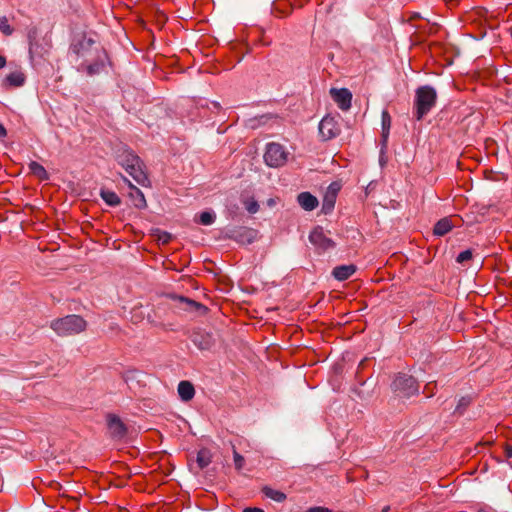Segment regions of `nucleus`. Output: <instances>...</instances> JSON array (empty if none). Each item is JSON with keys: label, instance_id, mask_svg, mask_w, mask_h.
Here are the masks:
<instances>
[{"label": "nucleus", "instance_id": "42", "mask_svg": "<svg viewBox=\"0 0 512 512\" xmlns=\"http://www.w3.org/2000/svg\"><path fill=\"white\" fill-rule=\"evenodd\" d=\"M189 303L192 304V305H195V306H199V304L196 303L195 301H189Z\"/></svg>", "mask_w": 512, "mask_h": 512}, {"label": "nucleus", "instance_id": "28", "mask_svg": "<svg viewBox=\"0 0 512 512\" xmlns=\"http://www.w3.org/2000/svg\"><path fill=\"white\" fill-rule=\"evenodd\" d=\"M472 259V251L465 250L458 254L456 261L460 264H463Z\"/></svg>", "mask_w": 512, "mask_h": 512}, {"label": "nucleus", "instance_id": "4", "mask_svg": "<svg viewBox=\"0 0 512 512\" xmlns=\"http://www.w3.org/2000/svg\"><path fill=\"white\" fill-rule=\"evenodd\" d=\"M51 329L59 336H71L86 329V321L78 315H68L51 322Z\"/></svg>", "mask_w": 512, "mask_h": 512}, {"label": "nucleus", "instance_id": "37", "mask_svg": "<svg viewBox=\"0 0 512 512\" xmlns=\"http://www.w3.org/2000/svg\"><path fill=\"white\" fill-rule=\"evenodd\" d=\"M274 204H275L274 199H269V200H268V205H269V206H273Z\"/></svg>", "mask_w": 512, "mask_h": 512}, {"label": "nucleus", "instance_id": "32", "mask_svg": "<svg viewBox=\"0 0 512 512\" xmlns=\"http://www.w3.org/2000/svg\"><path fill=\"white\" fill-rule=\"evenodd\" d=\"M6 134H7V131H6L5 127L0 123V138L5 137Z\"/></svg>", "mask_w": 512, "mask_h": 512}, {"label": "nucleus", "instance_id": "36", "mask_svg": "<svg viewBox=\"0 0 512 512\" xmlns=\"http://www.w3.org/2000/svg\"><path fill=\"white\" fill-rule=\"evenodd\" d=\"M208 345H209V343H208V342H205V344H199V347H200L201 349H206V348H208Z\"/></svg>", "mask_w": 512, "mask_h": 512}, {"label": "nucleus", "instance_id": "9", "mask_svg": "<svg viewBox=\"0 0 512 512\" xmlns=\"http://www.w3.org/2000/svg\"><path fill=\"white\" fill-rule=\"evenodd\" d=\"M330 94L334 102L338 105L341 110H348L351 107L352 94L346 89H335L330 90Z\"/></svg>", "mask_w": 512, "mask_h": 512}, {"label": "nucleus", "instance_id": "21", "mask_svg": "<svg viewBox=\"0 0 512 512\" xmlns=\"http://www.w3.org/2000/svg\"><path fill=\"white\" fill-rule=\"evenodd\" d=\"M335 201V191H328L323 199L322 210L324 211V213H328L334 208Z\"/></svg>", "mask_w": 512, "mask_h": 512}, {"label": "nucleus", "instance_id": "43", "mask_svg": "<svg viewBox=\"0 0 512 512\" xmlns=\"http://www.w3.org/2000/svg\"><path fill=\"white\" fill-rule=\"evenodd\" d=\"M478 512H492V511H489V510H486V509H480Z\"/></svg>", "mask_w": 512, "mask_h": 512}, {"label": "nucleus", "instance_id": "31", "mask_svg": "<svg viewBox=\"0 0 512 512\" xmlns=\"http://www.w3.org/2000/svg\"><path fill=\"white\" fill-rule=\"evenodd\" d=\"M243 512H264V511L260 508H245L243 510Z\"/></svg>", "mask_w": 512, "mask_h": 512}, {"label": "nucleus", "instance_id": "3", "mask_svg": "<svg viewBox=\"0 0 512 512\" xmlns=\"http://www.w3.org/2000/svg\"><path fill=\"white\" fill-rule=\"evenodd\" d=\"M117 159L118 163L139 185L146 186L149 180L143 169V162L137 155L130 150H124Z\"/></svg>", "mask_w": 512, "mask_h": 512}, {"label": "nucleus", "instance_id": "16", "mask_svg": "<svg viewBox=\"0 0 512 512\" xmlns=\"http://www.w3.org/2000/svg\"><path fill=\"white\" fill-rule=\"evenodd\" d=\"M452 227L451 220L449 218H443L435 224L433 232L435 235L444 236L451 231Z\"/></svg>", "mask_w": 512, "mask_h": 512}, {"label": "nucleus", "instance_id": "27", "mask_svg": "<svg viewBox=\"0 0 512 512\" xmlns=\"http://www.w3.org/2000/svg\"><path fill=\"white\" fill-rule=\"evenodd\" d=\"M0 31L6 36H9L13 33V28L9 25L8 19L6 17L0 18Z\"/></svg>", "mask_w": 512, "mask_h": 512}, {"label": "nucleus", "instance_id": "5", "mask_svg": "<svg viewBox=\"0 0 512 512\" xmlns=\"http://www.w3.org/2000/svg\"><path fill=\"white\" fill-rule=\"evenodd\" d=\"M391 389L395 396L399 398H409L418 393L419 385L414 377L399 374L393 380Z\"/></svg>", "mask_w": 512, "mask_h": 512}, {"label": "nucleus", "instance_id": "25", "mask_svg": "<svg viewBox=\"0 0 512 512\" xmlns=\"http://www.w3.org/2000/svg\"><path fill=\"white\" fill-rule=\"evenodd\" d=\"M215 214L213 212L204 211L199 215V222L202 225H211L215 221Z\"/></svg>", "mask_w": 512, "mask_h": 512}, {"label": "nucleus", "instance_id": "14", "mask_svg": "<svg viewBox=\"0 0 512 512\" xmlns=\"http://www.w3.org/2000/svg\"><path fill=\"white\" fill-rule=\"evenodd\" d=\"M178 394L182 401L188 402L195 395L194 386L189 381H181L178 384Z\"/></svg>", "mask_w": 512, "mask_h": 512}, {"label": "nucleus", "instance_id": "34", "mask_svg": "<svg viewBox=\"0 0 512 512\" xmlns=\"http://www.w3.org/2000/svg\"><path fill=\"white\" fill-rule=\"evenodd\" d=\"M6 65V58L0 55V69Z\"/></svg>", "mask_w": 512, "mask_h": 512}, {"label": "nucleus", "instance_id": "8", "mask_svg": "<svg viewBox=\"0 0 512 512\" xmlns=\"http://www.w3.org/2000/svg\"><path fill=\"white\" fill-rule=\"evenodd\" d=\"M310 242L318 249L326 251L334 247V242L326 236L323 229L315 228L309 235Z\"/></svg>", "mask_w": 512, "mask_h": 512}, {"label": "nucleus", "instance_id": "41", "mask_svg": "<svg viewBox=\"0 0 512 512\" xmlns=\"http://www.w3.org/2000/svg\"><path fill=\"white\" fill-rule=\"evenodd\" d=\"M330 189H332L331 191H335V193L337 192V188L336 187H333V185H330L329 187Z\"/></svg>", "mask_w": 512, "mask_h": 512}, {"label": "nucleus", "instance_id": "39", "mask_svg": "<svg viewBox=\"0 0 512 512\" xmlns=\"http://www.w3.org/2000/svg\"><path fill=\"white\" fill-rule=\"evenodd\" d=\"M390 510V506H385L382 509V512H388Z\"/></svg>", "mask_w": 512, "mask_h": 512}, {"label": "nucleus", "instance_id": "6", "mask_svg": "<svg viewBox=\"0 0 512 512\" xmlns=\"http://www.w3.org/2000/svg\"><path fill=\"white\" fill-rule=\"evenodd\" d=\"M264 161L270 167H281L287 162V152L278 143H268L264 154Z\"/></svg>", "mask_w": 512, "mask_h": 512}, {"label": "nucleus", "instance_id": "10", "mask_svg": "<svg viewBox=\"0 0 512 512\" xmlns=\"http://www.w3.org/2000/svg\"><path fill=\"white\" fill-rule=\"evenodd\" d=\"M107 426L110 435L113 438L121 439L126 434V427L121 419L113 414L107 416Z\"/></svg>", "mask_w": 512, "mask_h": 512}, {"label": "nucleus", "instance_id": "11", "mask_svg": "<svg viewBox=\"0 0 512 512\" xmlns=\"http://www.w3.org/2000/svg\"><path fill=\"white\" fill-rule=\"evenodd\" d=\"M124 181L127 182L130 187L129 198L131 199L133 205L139 209L145 208L146 200L143 192L134 186L127 178H124Z\"/></svg>", "mask_w": 512, "mask_h": 512}, {"label": "nucleus", "instance_id": "15", "mask_svg": "<svg viewBox=\"0 0 512 512\" xmlns=\"http://www.w3.org/2000/svg\"><path fill=\"white\" fill-rule=\"evenodd\" d=\"M5 83H7L9 86H14V87H20L24 84L25 82V75L23 72L19 71V70H16V71H13L11 73H9L6 77H5Z\"/></svg>", "mask_w": 512, "mask_h": 512}, {"label": "nucleus", "instance_id": "13", "mask_svg": "<svg viewBox=\"0 0 512 512\" xmlns=\"http://www.w3.org/2000/svg\"><path fill=\"white\" fill-rule=\"evenodd\" d=\"M299 205L306 211H312L318 206V199L309 192H302L298 195Z\"/></svg>", "mask_w": 512, "mask_h": 512}, {"label": "nucleus", "instance_id": "20", "mask_svg": "<svg viewBox=\"0 0 512 512\" xmlns=\"http://www.w3.org/2000/svg\"><path fill=\"white\" fill-rule=\"evenodd\" d=\"M211 459H212L211 453L207 449H201L197 453L196 461H197V464L200 469L207 467L211 463Z\"/></svg>", "mask_w": 512, "mask_h": 512}, {"label": "nucleus", "instance_id": "1", "mask_svg": "<svg viewBox=\"0 0 512 512\" xmlns=\"http://www.w3.org/2000/svg\"><path fill=\"white\" fill-rule=\"evenodd\" d=\"M71 53L77 63V70L89 76L100 73L108 59L106 51L93 34L77 38L71 46Z\"/></svg>", "mask_w": 512, "mask_h": 512}, {"label": "nucleus", "instance_id": "33", "mask_svg": "<svg viewBox=\"0 0 512 512\" xmlns=\"http://www.w3.org/2000/svg\"><path fill=\"white\" fill-rule=\"evenodd\" d=\"M505 454L508 458H512V446H507L505 449Z\"/></svg>", "mask_w": 512, "mask_h": 512}, {"label": "nucleus", "instance_id": "29", "mask_svg": "<svg viewBox=\"0 0 512 512\" xmlns=\"http://www.w3.org/2000/svg\"><path fill=\"white\" fill-rule=\"evenodd\" d=\"M434 388H435V384L433 383H428L425 388H424V394H426L427 397H431L434 395Z\"/></svg>", "mask_w": 512, "mask_h": 512}, {"label": "nucleus", "instance_id": "30", "mask_svg": "<svg viewBox=\"0 0 512 512\" xmlns=\"http://www.w3.org/2000/svg\"><path fill=\"white\" fill-rule=\"evenodd\" d=\"M306 512H331L329 509L327 508H323V507H315V508H310L308 511Z\"/></svg>", "mask_w": 512, "mask_h": 512}, {"label": "nucleus", "instance_id": "2", "mask_svg": "<svg viewBox=\"0 0 512 512\" xmlns=\"http://www.w3.org/2000/svg\"><path fill=\"white\" fill-rule=\"evenodd\" d=\"M437 100L436 90L429 86H420L415 91L414 98V116L420 121L422 120L435 106Z\"/></svg>", "mask_w": 512, "mask_h": 512}, {"label": "nucleus", "instance_id": "35", "mask_svg": "<svg viewBox=\"0 0 512 512\" xmlns=\"http://www.w3.org/2000/svg\"><path fill=\"white\" fill-rule=\"evenodd\" d=\"M462 405H467V401H466V399H465V398H462V399L460 400L459 405H458V407H457V410H458V409L460 408V406H462Z\"/></svg>", "mask_w": 512, "mask_h": 512}, {"label": "nucleus", "instance_id": "17", "mask_svg": "<svg viewBox=\"0 0 512 512\" xmlns=\"http://www.w3.org/2000/svg\"><path fill=\"white\" fill-rule=\"evenodd\" d=\"M100 196L103 201L109 206H118L121 202L119 196L111 190L101 189Z\"/></svg>", "mask_w": 512, "mask_h": 512}, {"label": "nucleus", "instance_id": "40", "mask_svg": "<svg viewBox=\"0 0 512 512\" xmlns=\"http://www.w3.org/2000/svg\"><path fill=\"white\" fill-rule=\"evenodd\" d=\"M330 189H332L331 191H335V193L337 192V188L336 187H333V185H330L329 187Z\"/></svg>", "mask_w": 512, "mask_h": 512}, {"label": "nucleus", "instance_id": "24", "mask_svg": "<svg viewBox=\"0 0 512 512\" xmlns=\"http://www.w3.org/2000/svg\"><path fill=\"white\" fill-rule=\"evenodd\" d=\"M242 203L250 214H255L259 210V204L253 197L243 198Z\"/></svg>", "mask_w": 512, "mask_h": 512}, {"label": "nucleus", "instance_id": "18", "mask_svg": "<svg viewBox=\"0 0 512 512\" xmlns=\"http://www.w3.org/2000/svg\"><path fill=\"white\" fill-rule=\"evenodd\" d=\"M29 170L33 175L38 177L40 180H48L49 179V175H48L46 169L40 163H38L36 161H32L29 164Z\"/></svg>", "mask_w": 512, "mask_h": 512}, {"label": "nucleus", "instance_id": "23", "mask_svg": "<svg viewBox=\"0 0 512 512\" xmlns=\"http://www.w3.org/2000/svg\"><path fill=\"white\" fill-rule=\"evenodd\" d=\"M382 120V137L386 140L389 135L391 127V116L387 110H384L381 115Z\"/></svg>", "mask_w": 512, "mask_h": 512}, {"label": "nucleus", "instance_id": "12", "mask_svg": "<svg viewBox=\"0 0 512 512\" xmlns=\"http://www.w3.org/2000/svg\"><path fill=\"white\" fill-rule=\"evenodd\" d=\"M357 270L354 264L336 266L332 270L333 277L338 281L349 279Z\"/></svg>", "mask_w": 512, "mask_h": 512}, {"label": "nucleus", "instance_id": "7", "mask_svg": "<svg viewBox=\"0 0 512 512\" xmlns=\"http://www.w3.org/2000/svg\"><path fill=\"white\" fill-rule=\"evenodd\" d=\"M341 132L339 116L326 115L319 123V133L323 140H331Z\"/></svg>", "mask_w": 512, "mask_h": 512}, {"label": "nucleus", "instance_id": "19", "mask_svg": "<svg viewBox=\"0 0 512 512\" xmlns=\"http://www.w3.org/2000/svg\"><path fill=\"white\" fill-rule=\"evenodd\" d=\"M29 54L30 58L34 60L36 57H43L47 50L39 51V45L34 42V36L32 32L29 33Z\"/></svg>", "mask_w": 512, "mask_h": 512}, {"label": "nucleus", "instance_id": "38", "mask_svg": "<svg viewBox=\"0 0 512 512\" xmlns=\"http://www.w3.org/2000/svg\"><path fill=\"white\" fill-rule=\"evenodd\" d=\"M169 238H170V235L166 234L165 237H163V241L168 242Z\"/></svg>", "mask_w": 512, "mask_h": 512}, {"label": "nucleus", "instance_id": "26", "mask_svg": "<svg viewBox=\"0 0 512 512\" xmlns=\"http://www.w3.org/2000/svg\"><path fill=\"white\" fill-rule=\"evenodd\" d=\"M233 458H234L235 469L240 471L244 467L245 459L242 455H240L237 452V450L235 449L234 446H233Z\"/></svg>", "mask_w": 512, "mask_h": 512}, {"label": "nucleus", "instance_id": "22", "mask_svg": "<svg viewBox=\"0 0 512 512\" xmlns=\"http://www.w3.org/2000/svg\"><path fill=\"white\" fill-rule=\"evenodd\" d=\"M262 491L267 498H270L276 502H283L286 499V495L279 490H275L270 487H264Z\"/></svg>", "mask_w": 512, "mask_h": 512}]
</instances>
